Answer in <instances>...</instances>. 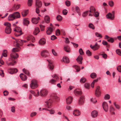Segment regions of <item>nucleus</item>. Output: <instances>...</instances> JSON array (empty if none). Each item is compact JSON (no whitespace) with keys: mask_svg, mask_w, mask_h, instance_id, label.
<instances>
[{"mask_svg":"<svg viewBox=\"0 0 121 121\" xmlns=\"http://www.w3.org/2000/svg\"><path fill=\"white\" fill-rule=\"evenodd\" d=\"M85 98L84 96H81L79 100L78 104L79 105H82L83 104L85 100Z\"/></svg>","mask_w":121,"mask_h":121,"instance_id":"9","label":"nucleus"},{"mask_svg":"<svg viewBox=\"0 0 121 121\" xmlns=\"http://www.w3.org/2000/svg\"><path fill=\"white\" fill-rule=\"evenodd\" d=\"M63 61L65 63H68L69 62V58L68 57H63Z\"/></svg>","mask_w":121,"mask_h":121,"instance_id":"31","label":"nucleus"},{"mask_svg":"<svg viewBox=\"0 0 121 121\" xmlns=\"http://www.w3.org/2000/svg\"><path fill=\"white\" fill-rule=\"evenodd\" d=\"M110 96L108 94L106 95L104 97V99H110Z\"/></svg>","mask_w":121,"mask_h":121,"instance_id":"60","label":"nucleus"},{"mask_svg":"<svg viewBox=\"0 0 121 121\" xmlns=\"http://www.w3.org/2000/svg\"><path fill=\"white\" fill-rule=\"evenodd\" d=\"M32 22L34 24H37L39 22L37 18H33L32 19Z\"/></svg>","mask_w":121,"mask_h":121,"instance_id":"33","label":"nucleus"},{"mask_svg":"<svg viewBox=\"0 0 121 121\" xmlns=\"http://www.w3.org/2000/svg\"><path fill=\"white\" fill-rule=\"evenodd\" d=\"M43 109H45L46 110L49 111L50 112L49 113L51 114H53L55 113V111L54 109H51L50 110L46 108H43Z\"/></svg>","mask_w":121,"mask_h":121,"instance_id":"25","label":"nucleus"},{"mask_svg":"<svg viewBox=\"0 0 121 121\" xmlns=\"http://www.w3.org/2000/svg\"><path fill=\"white\" fill-rule=\"evenodd\" d=\"M81 113L77 110H75L73 112V114L74 116H78L80 115Z\"/></svg>","mask_w":121,"mask_h":121,"instance_id":"22","label":"nucleus"},{"mask_svg":"<svg viewBox=\"0 0 121 121\" xmlns=\"http://www.w3.org/2000/svg\"><path fill=\"white\" fill-rule=\"evenodd\" d=\"M106 17L107 18H110L111 20H113L114 17V15L113 14L112 15L110 13H109L107 14L106 15Z\"/></svg>","mask_w":121,"mask_h":121,"instance_id":"16","label":"nucleus"},{"mask_svg":"<svg viewBox=\"0 0 121 121\" xmlns=\"http://www.w3.org/2000/svg\"><path fill=\"white\" fill-rule=\"evenodd\" d=\"M95 12V9L93 7H91L90 8V10L89 12L91 13H93Z\"/></svg>","mask_w":121,"mask_h":121,"instance_id":"36","label":"nucleus"},{"mask_svg":"<svg viewBox=\"0 0 121 121\" xmlns=\"http://www.w3.org/2000/svg\"><path fill=\"white\" fill-rule=\"evenodd\" d=\"M13 13L10 14L9 16L8 19L9 21H13L15 19Z\"/></svg>","mask_w":121,"mask_h":121,"instance_id":"24","label":"nucleus"},{"mask_svg":"<svg viewBox=\"0 0 121 121\" xmlns=\"http://www.w3.org/2000/svg\"><path fill=\"white\" fill-rule=\"evenodd\" d=\"M20 48H14L12 50L13 52H18L20 51Z\"/></svg>","mask_w":121,"mask_h":121,"instance_id":"45","label":"nucleus"},{"mask_svg":"<svg viewBox=\"0 0 121 121\" xmlns=\"http://www.w3.org/2000/svg\"><path fill=\"white\" fill-rule=\"evenodd\" d=\"M16 46L18 47L19 48V45L21 46L23 45L22 40L19 39H16Z\"/></svg>","mask_w":121,"mask_h":121,"instance_id":"10","label":"nucleus"},{"mask_svg":"<svg viewBox=\"0 0 121 121\" xmlns=\"http://www.w3.org/2000/svg\"><path fill=\"white\" fill-rule=\"evenodd\" d=\"M98 81V79H96L94 80L93 82L91 83V86L92 88H94V85L95 84V82H97Z\"/></svg>","mask_w":121,"mask_h":121,"instance_id":"38","label":"nucleus"},{"mask_svg":"<svg viewBox=\"0 0 121 121\" xmlns=\"http://www.w3.org/2000/svg\"><path fill=\"white\" fill-rule=\"evenodd\" d=\"M88 26L90 28L92 29H94L95 27L94 25L91 23H90L88 25Z\"/></svg>","mask_w":121,"mask_h":121,"instance_id":"43","label":"nucleus"},{"mask_svg":"<svg viewBox=\"0 0 121 121\" xmlns=\"http://www.w3.org/2000/svg\"><path fill=\"white\" fill-rule=\"evenodd\" d=\"M7 52V51L6 50H4L3 52L2 53V56H3L4 57H6L7 56V55L6 53Z\"/></svg>","mask_w":121,"mask_h":121,"instance_id":"42","label":"nucleus"},{"mask_svg":"<svg viewBox=\"0 0 121 121\" xmlns=\"http://www.w3.org/2000/svg\"><path fill=\"white\" fill-rule=\"evenodd\" d=\"M74 92L75 94L77 95H80L82 94V92L81 90L78 89H76L75 90Z\"/></svg>","mask_w":121,"mask_h":121,"instance_id":"27","label":"nucleus"},{"mask_svg":"<svg viewBox=\"0 0 121 121\" xmlns=\"http://www.w3.org/2000/svg\"><path fill=\"white\" fill-rule=\"evenodd\" d=\"M83 60V58L81 56H79L76 59V60L78 63L79 64H82V60Z\"/></svg>","mask_w":121,"mask_h":121,"instance_id":"17","label":"nucleus"},{"mask_svg":"<svg viewBox=\"0 0 121 121\" xmlns=\"http://www.w3.org/2000/svg\"><path fill=\"white\" fill-rule=\"evenodd\" d=\"M15 19L19 18L20 17V13L17 12H15L13 13Z\"/></svg>","mask_w":121,"mask_h":121,"instance_id":"18","label":"nucleus"},{"mask_svg":"<svg viewBox=\"0 0 121 121\" xmlns=\"http://www.w3.org/2000/svg\"><path fill=\"white\" fill-rule=\"evenodd\" d=\"M79 52L80 55H83L84 54V52L82 48H80L79 50Z\"/></svg>","mask_w":121,"mask_h":121,"instance_id":"63","label":"nucleus"},{"mask_svg":"<svg viewBox=\"0 0 121 121\" xmlns=\"http://www.w3.org/2000/svg\"><path fill=\"white\" fill-rule=\"evenodd\" d=\"M56 35H59L60 34V30L59 29H57L56 31Z\"/></svg>","mask_w":121,"mask_h":121,"instance_id":"58","label":"nucleus"},{"mask_svg":"<svg viewBox=\"0 0 121 121\" xmlns=\"http://www.w3.org/2000/svg\"><path fill=\"white\" fill-rule=\"evenodd\" d=\"M84 87L88 89H89L90 87L89 84L88 83H86L84 84Z\"/></svg>","mask_w":121,"mask_h":121,"instance_id":"49","label":"nucleus"},{"mask_svg":"<svg viewBox=\"0 0 121 121\" xmlns=\"http://www.w3.org/2000/svg\"><path fill=\"white\" fill-rule=\"evenodd\" d=\"M6 64H7V65L8 66H10V65H14L16 63V62L15 61H14V62H10L9 63H8V62L7 61H6Z\"/></svg>","mask_w":121,"mask_h":121,"instance_id":"34","label":"nucleus"},{"mask_svg":"<svg viewBox=\"0 0 121 121\" xmlns=\"http://www.w3.org/2000/svg\"><path fill=\"white\" fill-rule=\"evenodd\" d=\"M14 31L15 32V35L16 36H19L22 34L21 29L19 27H16L13 29Z\"/></svg>","mask_w":121,"mask_h":121,"instance_id":"1","label":"nucleus"},{"mask_svg":"<svg viewBox=\"0 0 121 121\" xmlns=\"http://www.w3.org/2000/svg\"><path fill=\"white\" fill-rule=\"evenodd\" d=\"M76 70V71L77 72H79L80 70V68L78 66L75 65L74 66Z\"/></svg>","mask_w":121,"mask_h":121,"instance_id":"51","label":"nucleus"},{"mask_svg":"<svg viewBox=\"0 0 121 121\" xmlns=\"http://www.w3.org/2000/svg\"><path fill=\"white\" fill-rule=\"evenodd\" d=\"M107 41L111 43H113L114 42V39L112 38L111 37L108 39Z\"/></svg>","mask_w":121,"mask_h":121,"instance_id":"54","label":"nucleus"},{"mask_svg":"<svg viewBox=\"0 0 121 121\" xmlns=\"http://www.w3.org/2000/svg\"><path fill=\"white\" fill-rule=\"evenodd\" d=\"M66 5L67 6H69L71 4L70 2L68 0H66L65 2Z\"/></svg>","mask_w":121,"mask_h":121,"instance_id":"50","label":"nucleus"},{"mask_svg":"<svg viewBox=\"0 0 121 121\" xmlns=\"http://www.w3.org/2000/svg\"><path fill=\"white\" fill-rule=\"evenodd\" d=\"M95 35L97 37H99V38H101L102 37V35L98 32H96L95 33Z\"/></svg>","mask_w":121,"mask_h":121,"instance_id":"46","label":"nucleus"},{"mask_svg":"<svg viewBox=\"0 0 121 121\" xmlns=\"http://www.w3.org/2000/svg\"><path fill=\"white\" fill-rule=\"evenodd\" d=\"M18 71L17 69L16 68H10L8 70L9 73L10 74H13L17 73Z\"/></svg>","mask_w":121,"mask_h":121,"instance_id":"7","label":"nucleus"},{"mask_svg":"<svg viewBox=\"0 0 121 121\" xmlns=\"http://www.w3.org/2000/svg\"><path fill=\"white\" fill-rule=\"evenodd\" d=\"M30 86L31 89H34L38 87V85L37 84V81L35 79L32 80L31 82Z\"/></svg>","mask_w":121,"mask_h":121,"instance_id":"2","label":"nucleus"},{"mask_svg":"<svg viewBox=\"0 0 121 121\" xmlns=\"http://www.w3.org/2000/svg\"><path fill=\"white\" fill-rule=\"evenodd\" d=\"M52 28L48 27L47 29L46 33L47 35H50L52 33Z\"/></svg>","mask_w":121,"mask_h":121,"instance_id":"15","label":"nucleus"},{"mask_svg":"<svg viewBox=\"0 0 121 121\" xmlns=\"http://www.w3.org/2000/svg\"><path fill=\"white\" fill-rule=\"evenodd\" d=\"M97 76V75L96 73H92L90 75L91 77L92 78H96Z\"/></svg>","mask_w":121,"mask_h":121,"instance_id":"37","label":"nucleus"},{"mask_svg":"<svg viewBox=\"0 0 121 121\" xmlns=\"http://www.w3.org/2000/svg\"><path fill=\"white\" fill-rule=\"evenodd\" d=\"M90 100L91 102L93 103H95L97 102V100L95 98H91Z\"/></svg>","mask_w":121,"mask_h":121,"instance_id":"41","label":"nucleus"},{"mask_svg":"<svg viewBox=\"0 0 121 121\" xmlns=\"http://www.w3.org/2000/svg\"><path fill=\"white\" fill-rule=\"evenodd\" d=\"M45 103L46 104L45 105V106L48 108H50L52 105V100L50 99H47L45 101Z\"/></svg>","mask_w":121,"mask_h":121,"instance_id":"3","label":"nucleus"},{"mask_svg":"<svg viewBox=\"0 0 121 121\" xmlns=\"http://www.w3.org/2000/svg\"><path fill=\"white\" fill-rule=\"evenodd\" d=\"M108 4L111 7H112L114 5V3L112 1H110L108 2Z\"/></svg>","mask_w":121,"mask_h":121,"instance_id":"48","label":"nucleus"},{"mask_svg":"<svg viewBox=\"0 0 121 121\" xmlns=\"http://www.w3.org/2000/svg\"><path fill=\"white\" fill-rule=\"evenodd\" d=\"M56 18L58 21H60L62 20V17L60 15H58L57 16Z\"/></svg>","mask_w":121,"mask_h":121,"instance_id":"44","label":"nucleus"},{"mask_svg":"<svg viewBox=\"0 0 121 121\" xmlns=\"http://www.w3.org/2000/svg\"><path fill=\"white\" fill-rule=\"evenodd\" d=\"M56 81V80L55 79H52L50 80L49 82L52 84L54 83Z\"/></svg>","mask_w":121,"mask_h":121,"instance_id":"59","label":"nucleus"},{"mask_svg":"<svg viewBox=\"0 0 121 121\" xmlns=\"http://www.w3.org/2000/svg\"><path fill=\"white\" fill-rule=\"evenodd\" d=\"M117 69L119 72H121V65L118 66L117 68Z\"/></svg>","mask_w":121,"mask_h":121,"instance_id":"64","label":"nucleus"},{"mask_svg":"<svg viewBox=\"0 0 121 121\" xmlns=\"http://www.w3.org/2000/svg\"><path fill=\"white\" fill-rule=\"evenodd\" d=\"M89 12V11H87L84 12L82 14V16L83 17H85L87 16L88 14V13Z\"/></svg>","mask_w":121,"mask_h":121,"instance_id":"53","label":"nucleus"},{"mask_svg":"<svg viewBox=\"0 0 121 121\" xmlns=\"http://www.w3.org/2000/svg\"><path fill=\"white\" fill-rule=\"evenodd\" d=\"M64 49L67 52H70L69 47L68 45L64 46Z\"/></svg>","mask_w":121,"mask_h":121,"instance_id":"32","label":"nucleus"},{"mask_svg":"<svg viewBox=\"0 0 121 121\" xmlns=\"http://www.w3.org/2000/svg\"><path fill=\"white\" fill-rule=\"evenodd\" d=\"M23 23L24 25L27 26V25L29 24V21L27 19H24L23 20Z\"/></svg>","mask_w":121,"mask_h":121,"instance_id":"35","label":"nucleus"},{"mask_svg":"<svg viewBox=\"0 0 121 121\" xmlns=\"http://www.w3.org/2000/svg\"><path fill=\"white\" fill-rule=\"evenodd\" d=\"M86 53L88 56H90L91 55V53L89 50H88L86 51Z\"/></svg>","mask_w":121,"mask_h":121,"instance_id":"61","label":"nucleus"},{"mask_svg":"<svg viewBox=\"0 0 121 121\" xmlns=\"http://www.w3.org/2000/svg\"><path fill=\"white\" fill-rule=\"evenodd\" d=\"M33 0H28V4L29 6H31L32 4Z\"/></svg>","mask_w":121,"mask_h":121,"instance_id":"52","label":"nucleus"},{"mask_svg":"<svg viewBox=\"0 0 121 121\" xmlns=\"http://www.w3.org/2000/svg\"><path fill=\"white\" fill-rule=\"evenodd\" d=\"M40 31L39 28L38 27L35 28V30L33 32V33L35 35H36Z\"/></svg>","mask_w":121,"mask_h":121,"instance_id":"30","label":"nucleus"},{"mask_svg":"<svg viewBox=\"0 0 121 121\" xmlns=\"http://www.w3.org/2000/svg\"><path fill=\"white\" fill-rule=\"evenodd\" d=\"M86 79L84 77H82L80 79V82L81 83H84L86 81Z\"/></svg>","mask_w":121,"mask_h":121,"instance_id":"39","label":"nucleus"},{"mask_svg":"<svg viewBox=\"0 0 121 121\" xmlns=\"http://www.w3.org/2000/svg\"><path fill=\"white\" fill-rule=\"evenodd\" d=\"M90 47L94 51H95L98 49L100 48L99 46L97 43H96L95 45L92 46V45H90Z\"/></svg>","mask_w":121,"mask_h":121,"instance_id":"6","label":"nucleus"},{"mask_svg":"<svg viewBox=\"0 0 121 121\" xmlns=\"http://www.w3.org/2000/svg\"><path fill=\"white\" fill-rule=\"evenodd\" d=\"M28 10H25L21 12L22 16L23 17L26 16L28 13Z\"/></svg>","mask_w":121,"mask_h":121,"instance_id":"20","label":"nucleus"},{"mask_svg":"<svg viewBox=\"0 0 121 121\" xmlns=\"http://www.w3.org/2000/svg\"><path fill=\"white\" fill-rule=\"evenodd\" d=\"M22 70L23 72H24L26 74L28 75H29V72L28 71L26 70L25 69H23Z\"/></svg>","mask_w":121,"mask_h":121,"instance_id":"57","label":"nucleus"},{"mask_svg":"<svg viewBox=\"0 0 121 121\" xmlns=\"http://www.w3.org/2000/svg\"><path fill=\"white\" fill-rule=\"evenodd\" d=\"M45 53H48V52L47 50H43L41 52V56L44 57H47L48 56L46 55Z\"/></svg>","mask_w":121,"mask_h":121,"instance_id":"14","label":"nucleus"},{"mask_svg":"<svg viewBox=\"0 0 121 121\" xmlns=\"http://www.w3.org/2000/svg\"><path fill=\"white\" fill-rule=\"evenodd\" d=\"M44 21L46 23H48L50 22V18L48 16L46 15L44 18Z\"/></svg>","mask_w":121,"mask_h":121,"instance_id":"28","label":"nucleus"},{"mask_svg":"<svg viewBox=\"0 0 121 121\" xmlns=\"http://www.w3.org/2000/svg\"><path fill=\"white\" fill-rule=\"evenodd\" d=\"M101 91L100 90V87L98 86L97 87L95 92V94L96 96L97 97H99L100 95Z\"/></svg>","mask_w":121,"mask_h":121,"instance_id":"4","label":"nucleus"},{"mask_svg":"<svg viewBox=\"0 0 121 121\" xmlns=\"http://www.w3.org/2000/svg\"><path fill=\"white\" fill-rule=\"evenodd\" d=\"M91 115L93 117H96L98 115V112L97 111L94 110L91 112Z\"/></svg>","mask_w":121,"mask_h":121,"instance_id":"19","label":"nucleus"},{"mask_svg":"<svg viewBox=\"0 0 121 121\" xmlns=\"http://www.w3.org/2000/svg\"><path fill=\"white\" fill-rule=\"evenodd\" d=\"M11 57L12 59H15L18 58L19 57L18 54L17 53H13L10 54Z\"/></svg>","mask_w":121,"mask_h":121,"instance_id":"13","label":"nucleus"},{"mask_svg":"<svg viewBox=\"0 0 121 121\" xmlns=\"http://www.w3.org/2000/svg\"><path fill=\"white\" fill-rule=\"evenodd\" d=\"M48 66L50 70H52L53 69L54 67L52 64H48Z\"/></svg>","mask_w":121,"mask_h":121,"instance_id":"56","label":"nucleus"},{"mask_svg":"<svg viewBox=\"0 0 121 121\" xmlns=\"http://www.w3.org/2000/svg\"><path fill=\"white\" fill-rule=\"evenodd\" d=\"M72 100L73 98L71 96L67 98L66 99L67 104H70L72 102Z\"/></svg>","mask_w":121,"mask_h":121,"instance_id":"12","label":"nucleus"},{"mask_svg":"<svg viewBox=\"0 0 121 121\" xmlns=\"http://www.w3.org/2000/svg\"><path fill=\"white\" fill-rule=\"evenodd\" d=\"M114 105L116 108L119 109L120 108V106L119 105L115 103H114Z\"/></svg>","mask_w":121,"mask_h":121,"instance_id":"47","label":"nucleus"},{"mask_svg":"<svg viewBox=\"0 0 121 121\" xmlns=\"http://www.w3.org/2000/svg\"><path fill=\"white\" fill-rule=\"evenodd\" d=\"M46 42L45 39L44 38L41 39L39 41V43L41 45L45 44Z\"/></svg>","mask_w":121,"mask_h":121,"instance_id":"23","label":"nucleus"},{"mask_svg":"<svg viewBox=\"0 0 121 121\" xmlns=\"http://www.w3.org/2000/svg\"><path fill=\"white\" fill-rule=\"evenodd\" d=\"M48 93V91L45 89L41 90L40 91V95L43 97L46 96Z\"/></svg>","mask_w":121,"mask_h":121,"instance_id":"5","label":"nucleus"},{"mask_svg":"<svg viewBox=\"0 0 121 121\" xmlns=\"http://www.w3.org/2000/svg\"><path fill=\"white\" fill-rule=\"evenodd\" d=\"M12 31V29L11 27L5 28V33L7 34H10Z\"/></svg>","mask_w":121,"mask_h":121,"instance_id":"26","label":"nucleus"},{"mask_svg":"<svg viewBox=\"0 0 121 121\" xmlns=\"http://www.w3.org/2000/svg\"><path fill=\"white\" fill-rule=\"evenodd\" d=\"M116 53L120 56H121V50L119 49H117L116 51Z\"/></svg>","mask_w":121,"mask_h":121,"instance_id":"55","label":"nucleus"},{"mask_svg":"<svg viewBox=\"0 0 121 121\" xmlns=\"http://www.w3.org/2000/svg\"><path fill=\"white\" fill-rule=\"evenodd\" d=\"M102 106L104 110L106 112H107L108 109V107L107 103L105 102H104L102 104Z\"/></svg>","mask_w":121,"mask_h":121,"instance_id":"8","label":"nucleus"},{"mask_svg":"<svg viewBox=\"0 0 121 121\" xmlns=\"http://www.w3.org/2000/svg\"><path fill=\"white\" fill-rule=\"evenodd\" d=\"M42 5V2L39 0H37L35 1V6L39 8H40Z\"/></svg>","mask_w":121,"mask_h":121,"instance_id":"11","label":"nucleus"},{"mask_svg":"<svg viewBox=\"0 0 121 121\" xmlns=\"http://www.w3.org/2000/svg\"><path fill=\"white\" fill-rule=\"evenodd\" d=\"M93 13L94 16L95 17H97L99 16V13L97 12H95Z\"/></svg>","mask_w":121,"mask_h":121,"instance_id":"62","label":"nucleus"},{"mask_svg":"<svg viewBox=\"0 0 121 121\" xmlns=\"http://www.w3.org/2000/svg\"><path fill=\"white\" fill-rule=\"evenodd\" d=\"M20 76L23 81H25L27 79V76L23 73H21L20 75Z\"/></svg>","mask_w":121,"mask_h":121,"instance_id":"21","label":"nucleus"},{"mask_svg":"<svg viewBox=\"0 0 121 121\" xmlns=\"http://www.w3.org/2000/svg\"><path fill=\"white\" fill-rule=\"evenodd\" d=\"M4 25L6 26V28H8L11 27V24L9 22H6L4 23Z\"/></svg>","mask_w":121,"mask_h":121,"instance_id":"40","label":"nucleus"},{"mask_svg":"<svg viewBox=\"0 0 121 121\" xmlns=\"http://www.w3.org/2000/svg\"><path fill=\"white\" fill-rule=\"evenodd\" d=\"M26 39L28 41L32 40V42H34V40L35 39V38L32 36L30 35L28 36L26 38Z\"/></svg>","mask_w":121,"mask_h":121,"instance_id":"29","label":"nucleus"}]
</instances>
